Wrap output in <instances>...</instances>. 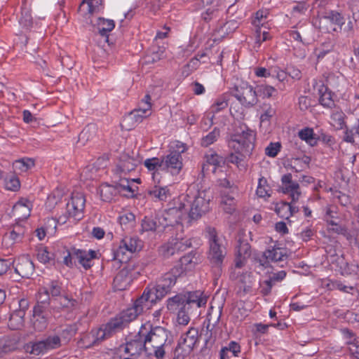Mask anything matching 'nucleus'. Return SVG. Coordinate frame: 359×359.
Listing matches in <instances>:
<instances>
[{
  "mask_svg": "<svg viewBox=\"0 0 359 359\" xmlns=\"http://www.w3.org/2000/svg\"><path fill=\"white\" fill-rule=\"evenodd\" d=\"M95 27L98 33L101 36H105L107 38L106 40L108 41V33L114 28L115 24L112 20L99 18L97 23L95 25Z\"/></svg>",
  "mask_w": 359,
  "mask_h": 359,
  "instance_id": "c85d7f7f",
  "label": "nucleus"
},
{
  "mask_svg": "<svg viewBox=\"0 0 359 359\" xmlns=\"http://www.w3.org/2000/svg\"><path fill=\"white\" fill-rule=\"evenodd\" d=\"M96 257V252L94 250H81L76 248L71 251H67V255L63 258V263L69 267L73 266V259H76L80 264L85 269H88L92 266L93 259Z\"/></svg>",
  "mask_w": 359,
  "mask_h": 359,
  "instance_id": "1a4fd4ad",
  "label": "nucleus"
},
{
  "mask_svg": "<svg viewBox=\"0 0 359 359\" xmlns=\"http://www.w3.org/2000/svg\"><path fill=\"white\" fill-rule=\"evenodd\" d=\"M332 212V210L328 209L325 215V220L330 225V226L328 227V231L337 234L347 236V229L344 226L340 225L337 221L330 219L329 216Z\"/></svg>",
  "mask_w": 359,
  "mask_h": 359,
  "instance_id": "72a5a7b5",
  "label": "nucleus"
},
{
  "mask_svg": "<svg viewBox=\"0 0 359 359\" xmlns=\"http://www.w3.org/2000/svg\"><path fill=\"white\" fill-rule=\"evenodd\" d=\"M148 194L156 201H166L172 196L170 189L166 186H154L148 190Z\"/></svg>",
  "mask_w": 359,
  "mask_h": 359,
  "instance_id": "b1692460",
  "label": "nucleus"
},
{
  "mask_svg": "<svg viewBox=\"0 0 359 359\" xmlns=\"http://www.w3.org/2000/svg\"><path fill=\"white\" fill-rule=\"evenodd\" d=\"M201 1L204 5H212L215 2V5L207 8L206 11L202 14L203 19L205 21H208L219 16V10L215 7H221L227 0H201ZM228 3H231V1H228Z\"/></svg>",
  "mask_w": 359,
  "mask_h": 359,
  "instance_id": "aec40b11",
  "label": "nucleus"
},
{
  "mask_svg": "<svg viewBox=\"0 0 359 359\" xmlns=\"http://www.w3.org/2000/svg\"><path fill=\"white\" fill-rule=\"evenodd\" d=\"M61 346V339L57 335H49L29 342L25 346L26 352L35 356L43 355Z\"/></svg>",
  "mask_w": 359,
  "mask_h": 359,
  "instance_id": "0eeeda50",
  "label": "nucleus"
},
{
  "mask_svg": "<svg viewBox=\"0 0 359 359\" xmlns=\"http://www.w3.org/2000/svg\"><path fill=\"white\" fill-rule=\"evenodd\" d=\"M236 194V191H229L228 190H224L222 191V201L221 203L224 205L223 209L227 213H231L234 210L235 198L234 195Z\"/></svg>",
  "mask_w": 359,
  "mask_h": 359,
  "instance_id": "c756f323",
  "label": "nucleus"
},
{
  "mask_svg": "<svg viewBox=\"0 0 359 359\" xmlns=\"http://www.w3.org/2000/svg\"><path fill=\"white\" fill-rule=\"evenodd\" d=\"M20 24L25 28L29 29L32 25V18L27 10H23L19 20Z\"/></svg>",
  "mask_w": 359,
  "mask_h": 359,
  "instance_id": "69168bd1",
  "label": "nucleus"
},
{
  "mask_svg": "<svg viewBox=\"0 0 359 359\" xmlns=\"http://www.w3.org/2000/svg\"><path fill=\"white\" fill-rule=\"evenodd\" d=\"M223 161V158L217 154L211 151L205 156V163H208L212 168L211 172H216L217 166Z\"/></svg>",
  "mask_w": 359,
  "mask_h": 359,
  "instance_id": "c03bdc74",
  "label": "nucleus"
},
{
  "mask_svg": "<svg viewBox=\"0 0 359 359\" xmlns=\"http://www.w3.org/2000/svg\"><path fill=\"white\" fill-rule=\"evenodd\" d=\"M318 95H320L319 102L320 104L328 108H332L334 106L331 91L328 90L327 88L323 84L319 86Z\"/></svg>",
  "mask_w": 359,
  "mask_h": 359,
  "instance_id": "473e14b6",
  "label": "nucleus"
},
{
  "mask_svg": "<svg viewBox=\"0 0 359 359\" xmlns=\"http://www.w3.org/2000/svg\"><path fill=\"white\" fill-rule=\"evenodd\" d=\"M238 28V24L234 20H230L224 23L220 24L215 29V34L218 38H224L230 33H232Z\"/></svg>",
  "mask_w": 359,
  "mask_h": 359,
  "instance_id": "f704fd0d",
  "label": "nucleus"
},
{
  "mask_svg": "<svg viewBox=\"0 0 359 359\" xmlns=\"http://www.w3.org/2000/svg\"><path fill=\"white\" fill-rule=\"evenodd\" d=\"M137 165V161L130 157H124L117 165L116 172L117 173H126L134 170Z\"/></svg>",
  "mask_w": 359,
  "mask_h": 359,
  "instance_id": "4c0bfd02",
  "label": "nucleus"
},
{
  "mask_svg": "<svg viewBox=\"0 0 359 359\" xmlns=\"http://www.w3.org/2000/svg\"><path fill=\"white\" fill-rule=\"evenodd\" d=\"M25 313L22 310L14 311L9 318V325L13 330H19L24 325Z\"/></svg>",
  "mask_w": 359,
  "mask_h": 359,
  "instance_id": "c9c22d12",
  "label": "nucleus"
},
{
  "mask_svg": "<svg viewBox=\"0 0 359 359\" xmlns=\"http://www.w3.org/2000/svg\"><path fill=\"white\" fill-rule=\"evenodd\" d=\"M221 314H222V312H221V311H219L218 315L216 314L215 318H213L212 313H208L207 320L204 323V324L206 323V326H205L206 332H207L206 334H208V338L205 340L206 342L208 341V339L211 337L212 330H213V328L215 327L216 324L219 322Z\"/></svg>",
  "mask_w": 359,
  "mask_h": 359,
  "instance_id": "de8ad7c7",
  "label": "nucleus"
},
{
  "mask_svg": "<svg viewBox=\"0 0 359 359\" xmlns=\"http://www.w3.org/2000/svg\"><path fill=\"white\" fill-rule=\"evenodd\" d=\"M97 130V127L95 124L90 123L87 125L79 134L78 142L81 145H85L95 137Z\"/></svg>",
  "mask_w": 359,
  "mask_h": 359,
  "instance_id": "cd10ccee",
  "label": "nucleus"
},
{
  "mask_svg": "<svg viewBox=\"0 0 359 359\" xmlns=\"http://www.w3.org/2000/svg\"><path fill=\"white\" fill-rule=\"evenodd\" d=\"M142 231H154L157 226V218L145 216L142 221Z\"/></svg>",
  "mask_w": 359,
  "mask_h": 359,
  "instance_id": "09e8293b",
  "label": "nucleus"
},
{
  "mask_svg": "<svg viewBox=\"0 0 359 359\" xmlns=\"http://www.w3.org/2000/svg\"><path fill=\"white\" fill-rule=\"evenodd\" d=\"M100 194L102 201L111 202L118 193L114 184L104 183L100 187Z\"/></svg>",
  "mask_w": 359,
  "mask_h": 359,
  "instance_id": "2f4dec72",
  "label": "nucleus"
},
{
  "mask_svg": "<svg viewBox=\"0 0 359 359\" xmlns=\"http://www.w3.org/2000/svg\"><path fill=\"white\" fill-rule=\"evenodd\" d=\"M50 299H49V292L47 289H43V292L39 293V296L38 298V302L35 306H39L41 307H44L48 311H50Z\"/></svg>",
  "mask_w": 359,
  "mask_h": 359,
  "instance_id": "4d7b16f0",
  "label": "nucleus"
},
{
  "mask_svg": "<svg viewBox=\"0 0 359 359\" xmlns=\"http://www.w3.org/2000/svg\"><path fill=\"white\" fill-rule=\"evenodd\" d=\"M241 351L239 344L235 341H231L227 346L223 347L220 351V359H229L231 356H236Z\"/></svg>",
  "mask_w": 359,
  "mask_h": 359,
  "instance_id": "e433bc0d",
  "label": "nucleus"
},
{
  "mask_svg": "<svg viewBox=\"0 0 359 359\" xmlns=\"http://www.w3.org/2000/svg\"><path fill=\"white\" fill-rule=\"evenodd\" d=\"M37 259L44 264H53L54 257L53 254L49 252L46 248L41 247L37 250L36 252Z\"/></svg>",
  "mask_w": 359,
  "mask_h": 359,
  "instance_id": "79ce46f5",
  "label": "nucleus"
},
{
  "mask_svg": "<svg viewBox=\"0 0 359 359\" xmlns=\"http://www.w3.org/2000/svg\"><path fill=\"white\" fill-rule=\"evenodd\" d=\"M276 90L270 86H259L257 90V97L263 96L264 97H270L273 95Z\"/></svg>",
  "mask_w": 359,
  "mask_h": 359,
  "instance_id": "0e129e2a",
  "label": "nucleus"
},
{
  "mask_svg": "<svg viewBox=\"0 0 359 359\" xmlns=\"http://www.w3.org/2000/svg\"><path fill=\"white\" fill-rule=\"evenodd\" d=\"M219 136V130L215 128L212 132L201 139V145L203 147H208L214 143Z\"/></svg>",
  "mask_w": 359,
  "mask_h": 359,
  "instance_id": "5fc2aeb1",
  "label": "nucleus"
},
{
  "mask_svg": "<svg viewBox=\"0 0 359 359\" xmlns=\"http://www.w3.org/2000/svg\"><path fill=\"white\" fill-rule=\"evenodd\" d=\"M325 19L329 20L332 23L341 26L344 24V18L337 11H330L327 13L324 17Z\"/></svg>",
  "mask_w": 359,
  "mask_h": 359,
  "instance_id": "13d9d810",
  "label": "nucleus"
},
{
  "mask_svg": "<svg viewBox=\"0 0 359 359\" xmlns=\"http://www.w3.org/2000/svg\"><path fill=\"white\" fill-rule=\"evenodd\" d=\"M147 116H149V114H144L137 109H135L124 117L123 126L128 130H131Z\"/></svg>",
  "mask_w": 359,
  "mask_h": 359,
  "instance_id": "6ab92c4d",
  "label": "nucleus"
},
{
  "mask_svg": "<svg viewBox=\"0 0 359 359\" xmlns=\"http://www.w3.org/2000/svg\"><path fill=\"white\" fill-rule=\"evenodd\" d=\"M233 95L247 108L252 107L258 102L257 90L246 83L236 86Z\"/></svg>",
  "mask_w": 359,
  "mask_h": 359,
  "instance_id": "9d476101",
  "label": "nucleus"
},
{
  "mask_svg": "<svg viewBox=\"0 0 359 359\" xmlns=\"http://www.w3.org/2000/svg\"><path fill=\"white\" fill-rule=\"evenodd\" d=\"M236 268L231 273L230 277L233 280H237L241 284L240 287L243 288L244 292H248L252 287V280L250 273H245L241 274L240 271L236 272Z\"/></svg>",
  "mask_w": 359,
  "mask_h": 359,
  "instance_id": "a878e982",
  "label": "nucleus"
},
{
  "mask_svg": "<svg viewBox=\"0 0 359 359\" xmlns=\"http://www.w3.org/2000/svg\"><path fill=\"white\" fill-rule=\"evenodd\" d=\"M142 313V309L135 302L133 307L123 311L99 329L93 330L92 334L86 338V339H93L92 344H90L88 346L93 344L100 343L121 331Z\"/></svg>",
  "mask_w": 359,
  "mask_h": 359,
  "instance_id": "f257e3e1",
  "label": "nucleus"
},
{
  "mask_svg": "<svg viewBox=\"0 0 359 359\" xmlns=\"http://www.w3.org/2000/svg\"><path fill=\"white\" fill-rule=\"evenodd\" d=\"M193 257L191 255H187L182 257L180 259V264L175 266L174 268H181L183 270V273L187 270H190L194 266Z\"/></svg>",
  "mask_w": 359,
  "mask_h": 359,
  "instance_id": "052dcab7",
  "label": "nucleus"
},
{
  "mask_svg": "<svg viewBox=\"0 0 359 359\" xmlns=\"http://www.w3.org/2000/svg\"><path fill=\"white\" fill-rule=\"evenodd\" d=\"M266 184V180L265 178L261 177L259 179L258 187H257L256 193H257V195L260 198L270 196L268 194V191L265 189Z\"/></svg>",
  "mask_w": 359,
  "mask_h": 359,
  "instance_id": "338daca9",
  "label": "nucleus"
},
{
  "mask_svg": "<svg viewBox=\"0 0 359 359\" xmlns=\"http://www.w3.org/2000/svg\"><path fill=\"white\" fill-rule=\"evenodd\" d=\"M186 150V145L180 142L171 146L168 154L161 157L163 170H167L172 175L178 174L183 166L182 154Z\"/></svg>",
  "mask_w": 359,
  "mask_h": 359,
  "instance_id": "423d86ee",
  "label": "nucleus"
},
{
  "mask_svg": "<svg viewBox=\"0 0 359 359\" xmlns=\"http://www.w3.org/2000/svg\"><path fill=\"white\" fill-rule=\"evenodd\" d=\"M130 259V255L128 250L123 248L122 245H119L118 248L114 250L113 259L117 260L121 263L127 262Z\"/></svg>",
  "mask_w": 359,
  "mask_h": 359,
  "instance_id": "3c124183",
  "label": "nucleus"
},
{
  "mask_svg": "<svg viewBox=\"0 0 359 359\" xmlns=\"http://www.w3.org/2000/svg\"><path fill=\"white\" fill-rule=\"evenodd\" d=\"M161 158H152L146 159L144 164L149 170H154L153 178L155 180L158 175V170H163L161 165Z\"/></svg>",
  "mask_w": 359,
  "mask_h": 359,
  "instance_id": "a19ab883",
  "label": "nucleus"
},
{
  "mask_svg": "<svg viewBox=\"0 0 359 359\" xmlns=\"http://www.w3.org/2000/svg\"><path fill=\"white\" fill-rule=\"evenodd\" d=\"M193 349L178 341L177 346L174 350L172 359H185L189 355Z\"/></svg>",
  "mask_w": 359,
  "mask_h": 359,
  "instance_id": "37998d69",
  "label": "nucleus"
},
{
  "mask_svg": "<svg viewBox=\"0 0 359 359\" xmlns=\"http://www.w3.org/2000/svg\"><path fill=\"white\" fill-rule=\"evenodd\" d=\"M99 4V0H83L79 6V11H82L84 10L85 6L88 13H93L95 12L97 5Z\"/></svg>",
  "mask_w": 359,
  "mask_h": 359,
  "instance_id": "680f3d73",
  "label": "nucleus"
},
{
  "mask_svg": "<svg viewBox=\"0 0 359 359\" xmlns=\"http://www.w3.org/2000/svg\"><path fill=\"white\" fill-rule=\"evenodd\" d=\"M227 106L226 96L223 95L215 100V103L211 106L210 110L212 113L215 114L225 109Z\"/></svg>",
  "mask_w": 359,
  "mask_h": 359,
  "instance_id": "6e6d98bb",
  "label": "nucleus"
},
{
  "mask_svg": "<svg viewBox=\"0 0 359 359\" xmlns=\"http://www.w3.org/2000/svg\"><path fill=\"white\" fill-rule=\"evenodd\" d=\"M347 344L350 354L356 359H359V341L354 339L353 341H348Z\"/></svg>",
  "mask_w": 359,
  "mask_h": 359,
  "instance_id": "774afa93",
  "label": "nucleus"
},
{
  "mask_svg": "<svg viewBox=\"0 0 359 359\" xmlns=\"http://www.w3.org/2000/svg\"><path fill=\"white\" fill-rule=\"evenodd\" d=\"M117 189L118 194H123L127 196H132L134 194V190L130 185V182L128 179L121 178L118 182H114Z\"/></svg>",
  "mask_w": 359,
  "mask_h": 359,
  "instance_id": "ea45409f",
  "label": "nucleus"
},
{
  "mask_svg": "<svg viewBox=\"0 0 359 359\" xmlns=\"http://www.w3.org/2000/svg\"><path fill=\"white\" fill-rule=\"evenodd\" d=\"M170 332L162 327H150L146 330L144 335V351L149 355H154L158 359H162L165 354L166 348L170 346Z\"/></svg>",
  "mask_w": 359,
  "mask_h": 359,
  "instance_id": "7ed1b4c3",
  "label": "nucleus"
},
{
  "mask_svg": "<svg viewBox=\"0 0 359 359\" xmlns=\"http://www.w3.org/2000/svg\"><path fill=\"white\" fill-rule=\"evenodd\" d=\"M282 187L280 188L283 193L290 195L292 202L299 200L301 196L299 185L297 182L292 181L290 173L284 175L281 177Z\"/></svg>",
  "mask_w": 359,
  "mask_h": 359,
  "instance_id": "f3484780",
  "label": "nucleus"
},
{
  "mask_svg": "<svg viewBox=\"0 0 359 359\" xmlns=\"http://www.w3.org/2000/svg\"><path fill=\"white\" fill-rule=\"evenodd\" d=\"M255 134L245 124L236 126L228 141L229 147L236 154L250 156L255 147Z\"/></svg>",
  "mask_w": 359,
  "mask_h": 359,
  "instance_id": "20e7f679",
  "label": "nucleus"
},
{
  "mask_svg": "<svg viewBox=\"0 0 359 359\" xmlns=\"http://www.w3.org/2000/svg\"><path fill=\"white\" fill-rule=\"evenodd\" d=\"M310 161V157L306 156H304L302 158H292L290 161L285 165V167L298 172L307 168Z\"/></svg>",
  "mask_w": 359,
  "mask_h": 359,
  "instance_id": "7c9ffc66",
  "label": "nucleus"
},
{
  "mask_svg": "<svg viewBox=\"0 0 359 359\" xmlns=\"http://www.w3.org/2000/svg\"><path fill=\"white\" fill-rule=\"evenodd\" d=\"M205 232L209 241L208 258L215 269V273L219 274L222 265L226 255V248L223 239L218 236L215 227L207 226Z\"/></svg>",
  "mask_w": 359,
  "mask_h": 359,
  "instance_id": "39448f33",
  "label": "nucleus"
},
{
  "mask_svg": "<svg viewBox=\"0 0 359 359\" xmlns=\"http://www.w3.org/2000/svg\"><path fill=\"white\" fill-rule=\"evenodd\" d=\"M266 258L271 262H280L287 258L285 250L280 248H272L266 250Z\"/></svg>",
  "mask_w": 359,
  "mask_h": 359,
  "instance_id": "58836bf2",
  "label": "nucleus"
},
{
  "mask_svg": "<svg viewBox=\"0 0 359 359\" xmlns=\"http://www.w3.org/2000/svg\"><path fill=\"white\" fill-rule=\"evenodd\" d=\"M270 38L269 33L265 30H262V27L256 30L255 48H259L261 43Z\"/></svg>",
  "mask_w": 359,
  "mask_h": 359,
  "instance_id": "e2e57ef3",
  "label": "nucleus"
},
{
  "mask_svg": "<svg viewBox=\"0 0 359 359\" xmlns=\"http://www.w3.org/2000/svg\"><path fill=\"white\" fill-rule=\"evenodd\" d=\"M299 136L302 140H305L311 146L316 144V139L314 137L313 130L311 128H306L299 132Z\"/></svg>",
  "mask_w": 359,
  "mask_h": 359,
  "instance_id": "603ef678",
  "label": "nucleus"
},
{
  "mask_svg": "<svg viewBox=\"0 0 359 359\" xmlns=\"http://www.w3.org/2000/svg\"><path fill=\"white\" fill-rule=\"evenodd\" d=\"M146 325H142L135 336L128 335L126 337V353H130L134 348L136 351H144V335H146Z\"/></svg>",
  "mask_w": 359,
  "mask_h": 359,
  "instance_id": "a211bd4d",
  "label": "nucleus"
},
{
  "mask_svg": "<svg viewBox=\"0 0 359 359\" xmlns=\"http://www.w3.org/2000/svg\"><path fill=\"white\" fill-rule=\"evenodd\" d=\"M198 341V331L195 327H191L180 337L179 341L194 349Z\"/></svg>",
  "mask_w": 359,
  "mask_h": 359,
  "instance_id": "bb28decb",
  "label": "nucleus"
},
{
  "mask_svg": "<svg viewBox=\"0 0 359 359\" xmlns=\"http://www.w3.org/2000/svg\"><path fill=\"white\" fill-rule=\"evenodd\" d=\"M15 272L22 278H29L34 271V266L28 255H23L12 262Z\"/></svg>",
  "mask_w": 359,
  "mask_h": 359,
  "instance_id": "dca6fc26",
  "label": "nucleus"
},
{
  "mask_svg": "<svg viewBox=\"0 0 359 359\" xmlns=\"http://www.w3.org/2000/svg\"><path fill=\"white\" fill-rule=\"evenodd\" d=\"M258 111L260 114L261 126L268 127L271 124V120L276 114V110L269 103H263L259 107Z\"/></svg>",
  "mask_w": 359,
  "mask_h": 359,
  "instance_id": "4be33fe9",
  "label": "nucleus"
},
{
  "mask_svg": "<svg viewBox=\"0 0 359 359\" xmlns=\"http://www.w3.org/2000/svg\"><path fill=\"white\" fill-rule=\"evenodd\" d=\"M86 198L82 193H74L67 204V212L70 217L79 221L82 218Z\"/></svg>",
  "mask_w": 359,
  "mask_h": 359,
  "instance_id": "f8f14e48",
  "label": "nucleus"
},
{
  "mask_svg": "<svg viewBox=\"0 0 359 359\" xmlns=\"http://www.w3.org/2000/svg\"><path fill=\"white\" fill-rule=\"evenodd\" d=\"M184 308L185 306L183 304V306L179 309L177 313V322L180 325H186L190 321V316L194 313H195V311L184 309Z\"/></svg>",
  "mask_w": 359,
  "mask_h": 359,
  "instance_id": "8fccbe9b",
  "label": "nucleus"
},
{
  "mask_svg": "<svg viewBox=\"0 0 359 359\" xmlns=\"http://www.w3.org/2000/svg\"><path fill=\"white\" fill-rule=\"evenodd\" d=\"M344 114L342 111H336L332 113L331 116L332 121L334 126L337 129H342L345 125L344 123Z\"/></svg>",
  "mask_w": 359,
  "mask_h": 359,
  "instance_id": "bf43d9fd",
  "label": "nucleus"
},
{
  "mask_svg": "<svg viewBox=\"0 0 359 359\" xmlns=\"http://www.w3.org/2000/svg\"><path fill=\"white\" fill-rule=\"evenodd\" d=\"M31 208L29 205H23L21 203H16L13 206V214L18 219H25L30 215Z\"/></svg>",
  "mask_w": 359,
  "mask_h": 359,
  "instance_id": "49530a36",
  "label": "nucleus"
},
{
  "mask_svg": "<svg viewBox=\"0 0 359 359\" xmlns=\"http://www.w3.org/2000/svg\"><path fill=\"white\" fill-rule=\"evenodd\" d=\"M184 304V297L182 294L175 295L168 300V309L170 311H175Z\"/></svg>",
  "mask_w": 359,
  "mask_h": 359,
  "instance_id": "864d4df0",
  "label": "nucleus"
},
{
  "mask_svg": "<svg viewBox=\"0 0 359 359\" xmlns=\"http://www.w3.org/2000/svg\"><path fill=\"white\" fill-rule=\"evenodd\" d=\"M184 309L195 311V315L200 314L198 309L205 306L207 297L200 290L190 292L183 295Z\"/></svg>",
  "mask_w": 359,
  "mask_h": 359,
  "instance_id": "ddd939ff",
  "label": "nucleus"
},
{
  "mask_svg": "<svg viewBox=\"0 0 359 359\" xmlns=\"http://www.w3.org/2000/svg\"><path fill=\"white\" fill-rule=\"evenodd\" d=\"M238 243L235 267L240 269L244 265L246 259L250 256V245L241 239L238 240Z\"/></svg>",
  "mask_w": 359,
  "mask_h": 359,
  "instance_id": "412c9836",
  "label": "nucleus"
},
{
  "mask_svg": "<svg viewBox=\"0 0 359 359\" xmlns=\"http://www.w3.org/2000/svg\"><path fill=\"white\" fill-rule=\"evenodd\" d=\"M26 233L25 228L20 224H15L12 226V229L8 233L4 236V241H8L11 242V245L21 242Z\"/></svg>",
  "mask_w": 359,
  "mask_h": 359,
  "instance_id": "5701e85b",
  "label": "nucleus"
},
{
  "mask_svg": "<svg viewBox=\"0 0 359 359\" xmlns=\"http://www.w3.org/2000/svg\"><path fill=\"white\" fill-rule=\"evenodd\" d=\"M182 273V267L172 268L170 272L164 274L155 286L146 288L142 295L135 302V304L142 309V312L144 309H149L152 304L161 299L170 292L177 277Z\"/></svg>",
  "mask_w": 359,
  "mask_h": 359,
  "instance_id": "f03ea898",
  "label": "nucleus"
},
{
  "mask_svg": "<svg viewBox=\"0 0 359 359\" xmlns=\"http://www.w3.org/2000/svg\"><path fill=\"white\" fill-rule=\"evenodd\" d=\"M34 165V162L32 158H22L15 161L13 167L15 171L26 172Z\"/></svg>",
  "mask_w": 359,
  "mask_h": 359,
  "instance_id": "a18cd8bd",
  "label": "nucleus"
},
{
  "mask_svg": "<svg viewBox=\"0 0 359 359\" xmlns=\"http://www.w3.org/2000/svg\"><path fill=\"white\" fill-rule=\"evenodd\" d=\"M50 316V311H48L44 307L34 306L33 309V315L31 319L32 327L37 332H42L46 329L48 320Z\"/></svg>",
  "mask_w": 359,
  "mask_h": 359,
  "instance_id": "4468645a",
  "label": "nucleus"
},
{
  "mask_svg": "<svg viewBox=\"0 0 359 359\" xmlns=\"http://www.w3.org/2000/svg\"><path fill=\"white\" fill-rule=\"evenodd\" d=\"M120 244L128 251L129 254L141 250L142 247V241L136 236H125L121 239Z\"/></svg>",
  "mask_w": 359,
  "mask_h": 359,
  "instance_id": "393cba45",
  "label": "nucleus"
},
{
  "mask_svg": "<svg viewBox=\"0 0 359 359\" xmlns=\"http://www.w3.org/2000/svg\"><path fill=\"white\" fill-rule=\"evenodd\" d=\"M210 196L206 191H200L190 203L189 218L191 220H196L210 210Z\"/></svg>",
  "mask_w": 359,
  "mask_h": 359,
  "instance_id": "6e6552de",
  "label": "nucleus"
},
{
  "mask_svg": "<svg viewBox=\"0 0 359 359\" xmlns=\"http://www.w3.org/2000/svg\"><path fill=\"white\" fill-rule=\"evenodd\" d=\"M191 245V243L189 239L172 238L161 247V252L165 257H169L176 252L186 250Z\"/></svg>",
  "mask_w": 359,
  "mask_h": 359,
  "instance_id": "2eb2a0df",
  "label": "nucleus"
},
{
  "mask_svg": "<svg viewBox=\"0 0 359 359\" xmlns=\"http://www.w3.org/2000/svg\"><path fill=\"white\" fill-rule=\"evenodd\" d=\"M186 205L182 201H179L178 206L170 207L165 211L163 218L165 223L162 224L163 226H174L178 224L186 217L187 209Z\"/></svg>",
  "mask_w": 359,
  "mask_h": 359,
  "instance_id": "9b49d317",
  "label": "nucleus"
}]
</instances>
